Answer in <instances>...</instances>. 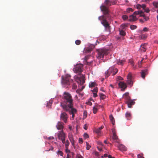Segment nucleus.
<instances>
[{"mask_svg":"<svg viewBox=\"0 0 158 158\" xmlns=\"http://www.w3.org/2000/svg\"><path fill=\"white\" fill-rule=\"evenodd\" d=\"M122 18L123 20H125L127 19L128 17L127 15H124L122 16Z\"/></svg>","mask_w":158,"mask_h":158,"instance_id":"obj_45","label":"nucleus"},{"mask_svg":"<svg viewBox=\"0 0 158 158\" xmlns=\"http://www.w3.org/2000/svg\"><path fill=\"white\" fill-rule=\"evenodd\" d=\"M64 143L65 144V148H68L69 144V140H67L66 141H65V143Z\"/></svg>","mask_w":158,"mask_h":158,"instance_id":"obj_33","label":"nucleus"},{"mask_svg":"<svg viewBox=\"0 0 158 158\" xmlns=\"http://www.w3.org/2000/svg\"><path fill=\"white\" fill-rule=\"evenodd\" d=\"M99 95L101 99H104L106 97V96L103 94H100Z\"/></svg>","mask_w":158,"mask_h":158,"instance_id":"obj_32","label":"nucleus"},{"mask_svg":"<svg viewBox=\"0 0 158 158\" xmlns=\"http://www.w3.org/2000/svg\"><path fill=\"white\" fill-rule=\"evenodd\" d=\"M89 56H85L84 58L86 60L87 59H88L89 58Z\"/></svg>","mask_w":158,"mask_h":158,"instance_id":"obj_61","label":"nucleus"},{"mask_svg":"<svg viewBox=\"0 0 158 158\" xmlns=\"http://www.w3.org/2000/svg\"><path fill=\"white\" fill-rule=\"evenodd\" d=\"M129 63L131 64L132 65V66H133L134 65V64L133 61L131 60H129Z\"/></svg>","mask_w":158,"mask_h":158,"instance_id":"obj_50","label":"nucleus"},{"mask_svg":"<svg viewBox=\"0 0 158 158\" xmlns=\"http://www.w3.org/2000/svg\"><path fill=\"white\" fill-rule=\"evenodd\" d=\"M96 83L94 82H91L89 83V87H93L95 86Z\"/></svg>","mask_w":158,"mask_h":158,"instance_id":"obj_31","label":"nucleus"},{"mask_svg":"<svg viewBox=\"0 0 158 158\" xmlns=\"http://www.w3.org/2000/svg\"><path fill=\"white\" fill-rule=\"evenodd\" d=\"M83 69V65L82 64H77L75 65L73 69V71L76 73H81L82 72Z\"/></svg>","mask_w":158,"mask_h":158,"instance_id":"obj_8","label":"nucleus"},{"mask_svg":"<svg viewBox=\"0 0 158 158\" xmlns=\"http://www.w3.org/2000/svg\"><path fill=\"white\" fill-rule=\"evenodd\" d=\"M102 5H105L109 8V7L111 5L110 0H105L104 2V4Z\"/></svg>","mask_w":158,"mask_h":158,"instance_id":"obj_19","label":"nucleus"},{"mask_svg":"<svg viewBox=\"0 0 158 158\" xmlns=\"http://www.w3.org/2000/svg\"><path fill=\"white\" fill-rule=\"evenodd\" d=\"M111 5H114L116 3V1L115 0H110Z\"/></svg>","mask_w":158,"mask_h":158,"instance_id":"obj_42","label":"nucleus"},{"mask_svg":"<svg viewBox=\"0 0 158 158\" xmlns=\"http://www.w3.org/2000/svg\"><path fill=\"white\" fill-rule=\"evenodd\" d=\"M87 104L89 106H91L92 105V103H91V102H89V101L87 102Z\"/></svg>","mask_w":158,"mask_h":158,"instance_id":"obj_60","label":"nucleus"},{"mask_svg":"<svg viewBox=\"0 0 158 158\" xmlns=\"http://www.w3.org/2000/svg\"><path fill=\"white\" fill-rule=\"evenodd\" d=\"M113 125H114L115 120L114 117L112 114H110L109 117Z\"/></svg>","mask_w":158,"mask_h":158,"instance_id":"obj_25","label":"nucleus"},{"mask_svg":"<svg viewBox=\"0 0 158 158\" xmlns=\"http://www.w3.org/2000/svg\"><path fill=\"white\" fill-rule=\"evenodd\" d=\"M60 119L63 121L65 123H67L68 119V115L65 112H63L61 113L60 115Z\"/></svg>","mask_w":158,"mask_h":158,"instance_id":"obj_12","label":"nucleus"},{"mask_svg":"<svg viewBox=\"0 0 158 158\" xmlns=\"http://www.w3.org/2000/svg\"><path fill=\"white\" fill-rule=\"evenodd\" d=\"M68 138L71 142L72 145L73 146L74 145L75 141L74 140L73 134L71 132H69L68 135Z\"/></svg>","mask_w":158,"mask_h":158,"instance_id":"obj_14","label":"nucleus"},{"mask_svg":"<svg viewBox=\"0 0 158 158\" xmlns=\"http://www.w3.org/2000/svg\"><path fill=\"white\" fill-rule=\"evenodd\" d=\"M125 116L127 119L130 120L131 118V113L129 112H127L125 114Z\"/></svg>","mask_w":158,"mask_h":158,"instance_id":"obj_24","label":"nucleus"},{"mask_svg":"<svg viewBox=\"0 0 158 158\" xmlns=\"http://www.w3.org/2000/svg\"><path fill=\"white\" fill-rule=\"evenodd\" d=\"M125 61V60H118L117 61V63L119 65H122L123 62Z\"/></svg>","mask_w":158,"mask_h":158,"instance_id":"obj_27","label":"nucleus"},{"mask_svg":"<svg viewBox=\"0 0 158 158\" xmlns=\"http://www.w3.org/2000/svg\"><path fill=\"white\" fill-rule=\"evenodd\" d=\"M147 37V36L145 35L142 34L139 36V38L140 39H145Z\"/></svg>","mask_w":158,"mask_h":158,"instance_id":"obj_29","label":"nucleus"},{"mask_svg":"<svg viewBox=\"0 0 158 158\" xmlns=\"http://www.w3.org/2000/svg\"><path fill=\"white\" fill-rule=\"evenodd\" d=\"M140 16L143 17V19H144V21H146L149 19V18L148 17L145 16L144 14L141 15H140Z\"/></svg>","mask_w":158,"mask_h":158,"instance_id":"obj_28","label":"nucleus"},{"mask_svg":"<svg viewBox=\"0 0 158 158\" xmlns=\"http://www.w3.org/2000/svg\"><path fill=\"white\" fill-rule=\"evenodd\" d=\"M48 139H54V138L53 137H50L48 138Z\"/></svg>","mask_w":158,"mask_h":158,"instance_id":"obj_63","label":"nucleus"},{"mask_svg":"<svg viewBox=\"0 0 158 158\" xmlns=\"http://www.w3.org/2000/svg\"><path fill=\"white\" fill-rule=\"evenodd\" d=\"M89 135L88 134L86 133H85L84 134V137L85 138H89Z\"/></svg>","mask_w":158,"mask_h":158,"instance_id":"obj_47","label":"nucleus"},{"mask_svg":"<svg viewBox=\"0 0 158 158\" xmlns=\"http://www.w3.org/2000/svg\"><path fill=\"white\" fill-rule=\"evenodd\" d=\"M101 23L104 26L106 30L109 31L110 30V26L106 19H103Z\"/></svg>","mask_w":158,"mask_h":158,"instance_id":"obj_13","label":"nucleus"},{"mask_svg":"<svg viewBox=\"0 0 158 158\" xmlns=\"http://www.w3.org/2000/svg\"><path fill=\"white\" fill-rule=\"evenodd\" d=\"M139 12H138V11H135L134 12L133 15H139Z\"/></svg>","mask_w":158,"mask_h":158,"instance_id":"obj_51","label":"nucleus"},{"mask_svg":"<svg viewBox=\"0 0 158 158\" xmlns=\"http://www.w3.org/2000/svg\"><path fill=\"white\" fill-rule=\"evenodd\" d=\"M93 93L97 92L98 91V88L97 87L95 88L93 90H92Z\"/></svg>","mask_w":158,"mask_h":158,"instance_id":"obj_44","label":"nucleus"},{"mask_svg":"<svg viewBox=\"0 0 158 158\" xmlns=\"http://www.w3.org/2000/svg\"><path fill=\"white\" fill-rule=\"evenodd\" d=\"M77 85L76 84H73L72 86V88L73 89H76L77 88Z\"/></svg>","mask_w":158,"mask_h":158,"instance_id":"obj_48","label":"nucleus"},{"mask_svg":"<svg viewBox=\"0 0 158 158\" xmlns=\"http://www.w3.org/2000/svg\"><path fill=\"white\" fill-rule=\"evenodd\" d=\"M139 20L140 21V22L141 23H143L144 22V21L142 19H140Z\"/></svg>","mask_w":158,"mask_h":158,"instance_id":"obj_64","label":"nucleus"},{"mask_svg":"<svg viewBox=\"0 0 158 158\" xmlns=\"http://www.w3.org/2000/svg\"><path fill=\"white\" fill-rule=\"evenodd\" d=\"M65 152L66 153H69L71 152L70 150L68 149V148H66Z\"/></svg>","mask_w":158,"mask_h":158,"instance_id":"obj_52","label":"nucleus"},{"mask_svg":"<svg viewBox=\"0 0 158 158\" xmlns=\"http://www.w3.org/2000/svg\"><path fill=\"white\" fill-rule=\"evenodd\" d=\"M141 8H142L143 10L145 9L146 8V5L145 4H142L141 5Z\"/></svg>","mask_w":158,"mask_h":158,"instance_id":"obj_57","label":"nucleus"},{"mask_svg":"<svg viewBox=\"0 0 158 158\" xmlns=\"http://www.w3.org/2000/svg\"><path fill=\"white\" fill-rule=\"evenodd\" d=\"M120 34L122 36H124L126 35V32L123 30L120 31Z\"/></svg>","mask_w":158,"mask_h":158,"instance_id":"obj_34","label":"nucleus"},{"mask_svg":"<svg viewBox=\"0 0 158 158\" xmlns=\"http://www.w3.org/2000/svg\"><path fill=\"white\" fill-rule=\"evenodd\" d=\"M100 8L101 11L102 12L103 15L105 16V18L106 19L107 18L109 19H110L111 16L109 14V8L104 5H101Z\"/></svg>","mask_w":158,"mask_h":158,"instance_id":"obj_4","label":"nucleus"},{"mask_svg":"<svg viewBox=\"0 0 158 158\" xmlns=\"http://www.w3.org/2000/svg\"><path fill=\"white\" fill-rule=\"evenodd\" d=\"M98 52L97 58L99 59H103L104 56H106L109 53V50L104 48L99 49L97 50Z\"/></svg>","mask_w":158,"mask_h":158,"instance_id":"obj_3","label":"nucleus"},{"mask_svg":"<svg viewBox=\"0 0 158 158\" xmlns=\"http://www.w3.org/2000/svg\"><path fill=\"white\" fill-rule=\"evenodd\" d=\"M126 103L127 104L128 107L130 108H131V106L134 105L135 103V102L133 100L131 99L127 101Z\"/></svg>","mask_w":158,"mask_h":158,"instance_id":"obj_16","label":"nucleus"},{"mask_svg":"<svg viewBox=\"0 0 158 158\" xmlns=\"http://www.w3.org/2000/svg\"><path fill=\"white\" fill-rule=\"evenodd\" d=\"M68 110H64L65 111L68 112L70 114H72V118L73 119H74L75 117V114L77 113V110L76 109L73 108V107L69 108Z\"/></svg>","mask_w":158,"mask_h":158,"instance_id":"obj_11","label":"nucleus"},{"mask_svg":"<svg viewBox=\"0 0 158 158\" xmlns=\"http://www.w3.org/2000/svg\"><path fill=\"white\" fill-rule=\"evenodd\" d=\"M56 153L58 155H60L61 156H63L64 153L62 152L60 150H58L56 152Z\"/></svg>","mask_w":158,"mask_h":158,"instance_id":"obj_30","label":"nucleus"},{"mask_svg":"<svg viewBox=\"0 0 158 158\" xmlns=\"http://www.w3.org/2000/svg\"><path fill=\"white\" fill-rule=\"evenodd\" d=\"M76 158H84L80 154H77L76 155Z\"/></svg>","mask_w":158,"mask_h":158,"instance_id":"obj_41","label":"nucleus"},{"mask_svg":"<svg viewBox=\"0 0 158 158\" xmlns=\"http://www.w3.org/2000/svg\"><path fill=\"white\" fill-rule=\"evenodd\" d=\"M138 12H139V14L140 15H141L144 14L143 13V12L141 10H139Z\"/></svg>","mask_w":158,"mask_h":158,"instance_id":"obj_58","label":"nucleus"},{"mask_svg":"<svg viewBox=\"0 0 158 158\" xmlns=\"http://www.w3.org/2000/svg\"><path fill=\"white\" fill-rule=\"evenodd\" d=\"M88 125L85 124L84 125L83 128H88Z\"/></svg>","mask_w":158,"mask_h":158,"instance_id":"obj_59","label":"nucleus"},{"mask_svg":"<svg viewBox=\"0 0 158 158\" xmlns=\"http://www.w3.org/2000/svg\"><path fill=\"white\" fill-rule=\"evenodd\" d=\"M112 131L113 133V135L110 139V140L112 141V140L114 142L118 143L119 140L118 139V136L116 134V132L115 129H112Z\"/></svg>","mask_w":158,"mask_h":158,"instance_id":"obj_7","label":"nucleus"},{"mask_svg":"<svg viewBox=\"0 0 158 158\" xmlns=\"http://www.w3.org/2000/svg\"><path fill=\"white\" fill-rule=\"evenodd\" d=\"M83 142V139L81 138H79V143H82Z\"/></svg>","mask_w":158,"mask_h":158,"instance_id":"obj_49","label":"nucleus"},{"mask_svg":"<svg viewBox=\"0 0 158 158\" xmlns=\"http://www.w3.org/2000/svg\"><path fill=\"white\" fill-rule=\"evenodd\" d=\"M138 158H144L143 157V154L142 153L139 154L137 155Z\"/></svg>","mask_w":158,"mask_h":158,"instance_id":"obj_40","label":"nucleus"},{"mask_svg":"<svg viewBox=\"0 0 158 158\" xmlns=\"http://www.w3.org/2000/svg\"><path fill=\"white\" fill-rule=\"evenodd\" d=\"M118 85L121 88L124 90L127 87L126 84L122 82H119L118 83Z\"/></svg>","mask_w":158,"mask_h":158,"instance_id":"obj_18","label":"nucleus"},{"mask_svg":"<svg viewBox=\"0 0 158 158\" xmlns=\"http://www.w3.org/2000/svg\"><path fill=\"white\" fill-rule=\"evenodd\" d=\"M98 96L97 92L93 93V97H96Z\"/></svg>","mask_w":158,"mask_h":158,"instance_id":"obj_56","label":"nucleus"},{"mask_svg":"<svg viewBox=\"0 0 158 158\" xmlns=\"http://www.w3.org/2000/svg\"><path fill=\"white\" fill-rule=\"evenodd\" d=\"M132 76L131 73H129L127 76V83L130 87H131L133 85V82L132 80Z\"/></svg>","mask_w":158,"mask_h":158,"instance_id":"obj_9","label":"nucleus"},{"mask_svg":"<svg viewBox=\"0 0 158 158\" xmlns=\"http://www.w3.org/2000/svg\"><path fill=\"white\" fill-rule=\"evenodd\" d=\"M115 145L117 146L119 149L122 151H126L127 150L125 146L122 144H118V145L115 144Z\"/></svg>","mask_w":158,"mask_h":158,"instance_id":"obj_15","label":"nucleus"},{"mask_svg":"<svg viewBox=\"0 0 158 158\" xmlns=\"http://www.w3.org/2000/svg\"><path fill=\"white\" fill-rule=\"evenodd\" d=\"M131 29L133 30L136 29L137 27L136 25H131L130 27Z\"/></svg>","mask_w":158,"mask_h":158,"instance_id":"obj_36","label":"nucleus"},{"mask_svg":"<svg viewBox=\"0 0 158 158\" xmlns=\"http://www.w3.org/2000/svg\"><path fill=\"white\" fill-rule=\"evenodd\" d=\"M106 19L105 18V16L104 15H102L101 16H99L98 18V19L102 21L104 19Z\"/></svg>","mask_w":158,"mask_h":158,"instance_id":"obj_37","label":"nucleus"},{"mask_svg":"<svg viewBox=\"0 0 158 158\" xmlns=\"http://www.w3.org/2000/svg\"><path fill=\"white\" fill-rule=\"evenodd\" d=\"M64 123L61 122H58L57 123L56 127L57 128H64Z\"/></svg>","mask_w":158,"mask_h":158,"instance_id":"obj_21","label":"nucleus"},{"mask_svg":"<svg viewBox=\"0 0 158 158\" xmlns=\"http://www.w3.org/2000/svg\"><path fill=\"white\" fill-rule=\"evenodd\" d=\"M153 5L155 8H158V2H154Z\"/></svg>","mask_w":158,"mask_h":158,"instance_id":"obj_35","label":"nucleus"},{"mask_svg":"<svg viewBox=\"0 0 158 158\" xmlns=\"http://www.w3.org/2000/svg\"><path fill=\"white\" fill-rule=\"evenodd\" d=\"M148 70L147 69H145L142 70L141 72V76L143 78H144L145 76L148 74Z\"/></svg>","mask_w":158,"mask_h":158,"instance_id":"obj_17","label":"nucleus"},{"mask_svg":"<svg viewBox=\"0 0 158 158\" xmlns=\"http://www.w3.org/2000/svg\"><path fill=\"white\" fill-rule=\"evenodd\" d=\"M147 44H142L141 45L140 49L142 51H143L144 52H145L147 49Z\"/></svg>","mask_w":158,"mask_h":158,"instance_id":"obj_20","label":"nucleus"},{"mask_svg":"<svg viewBox=\"0 0 158 158\" xmlns=\"http://www.w3.org/2000/svg\"><path fill=\"white\" fill-rule=\"evenodd\" d=\"M70 75L68 74L62 76V83L64 85H70L73 81V80L70 78Z\"/></svg>","mask_w":158,"mask_h":158,"instance_id":"obj_2","label":"nucleus"},{"mask_svg":"<svg viewBox=\"0 0 158 158\" xmlns=\"http://www.w3.org/2000/svg\"><path fill=\"white\" fill-rule=\"evenodd\" d=\"M98 109L95 107H94L93 108V111L94 114H95L97 112Z\"/></svg>","mask_w":158,"mask_h":158,"instance_id":"obj_38","label":"nucleus"},{"mask_svg":"<svg viewBox=\"0 0 158 158\" xmlns=\"http://www.w3.org/2000/svg\"><path fill=\"white\" fill-rule=\"evenodd\" d=\"M101 129H94L93 132L98 135H99L101 133Z\"/></svg>","mask_w":158,"mask_h":158,"instance_id":"obj_26","label":"nucleus"},{"mask_svg":"<svg viewBox=\"0 0 158 158\" xmlns=\"http://www.w3.org/2000/svg\"><path fill=\"white\" fill-rule=\"evenodd\" d=\"M118 72V69L114 67H112L106 71L105 73L106 78L110 74L112 73V75L114 76Z\"/></svg>","mask_w":158,"mask_h":158,"instance_id":"obj_5","label":"nucleus"},{"mask_svg":"<svg viewBox=\"0 0 158 158\" xmlns=\"http://www.w3.org/2000/svg\"><path fill=\"white\" fill-rule=\"evenodd\" d=\"M137 8L138 9H140V8H141V5L140 4H137Z\"/></svg>","mask_w":158,"mask_h":158,"instance_id":"obj_53","label":"nucleus"},{"mask_svg":"<svg viewBox=\"0 0 158 158\" xmlns=\"http://www.w3.org/2000/svg\"><path fill=\"white\" fill-rule=\"evenodd\" d=\"M137 20V18L134 15H131L130 16L129 20L130 21H136Z\"/></svg>","mask_w":158,"mask_h":158,"instance_id":"obj_23","label":"nucleus"},{"mask_svg":"<svg viewBox=\"0 0 158 158\" xmlns=\"http://www.w3.org/2000/svg\"><path fill=\"white\" fill-rule=\"evenodd\" d=\"M117 78L119 80H122L123 79V78L120 76H118Z\"/></svg>","mask_w":158,"mask_h":158,"instance_id":"obj_62","label":"nucleus"},{"mask_svg":"<svg viewBox=\"0 0 158 158\" xmlns=\"http://www.w3.org/2000/svg\"><path fill=\"white\" fill-rule=\"evenodd\" d=\"M75 43L77 45H79L81 44V41L79 40H77L75 41Z\"/></svg>","mask_w":158,"mask_h":158,"instance_id":"obj_39","label":"nucleus"},{"mask_svg":"<svg viewBox=\"0 0 158 158\" xmlns=\"http://www.w3.org/2000/svg\"><path fill=\"white\" fill-rule=\"evenodd\" d=\"M129 93L128 92L126 93L123 95V98H124L127 101L130 100V98L129 96Z\"/></svg>","mask_w":158,"mask_h":158,"instance_id":"obj_22","label":"nucleus"},{"mask_svg":"<svg viewBox=\"0 0 158 158\" xmlns=\"http://www.w3.org/2000/svg\"><path fill=\"white\" fill-rule=\"evenodd\" d=\"M59 138L61 139L63 143H65V135L62 131H60L58 134Z\"/></svg>","mask_w":158,"mask_h":158,"instance_id":"obj_10","label":"nucleus"},{"mask_svg":"<svg viewBox=\"0 0 158 158\" xmlns=\"http://www.w3.org/2000/svg\"><path fill=\"white\" fill-rule=\"evenodd\" d=\"M148 31V28L147 27H144L143 30V31Z\"/></svg>","mask_w":158,"mask_h":158,"instance_id":"obj_55","label":"nucleus"},{"mask_svg":"<svg viewBox=\"0 0 158 158\" xmlns=\"http://www.w3.org/2000/svg\"><path fill=\"white\" fill-rule=\"evenodd\" d=\"M87 116V112L85 111L83 112V118H85Z\"/></svg>","mask_w":158,"mask_h":158,"instance_id":"obj_43","label":"nucleus"},{"mask_svg":"<svg viewBox=\"0 0 158 158\" xmlns=\"http://www.w3.org/2000/svg\"><path fill=\"white\" fill-rule=\"evenodd\" d=\"M63 100L60 102V106L64 110H68L73 107V102L72 96L69 93L64 92L63 95Z\"/></svg>","mask_w":158,"mask_h":158,"instance_id":"obj_1","label":"nucleus"},{"mask_svg":"<svg viewBox=\"0 0 158 158\" xmlns=\"http://www.w3.org/2000/svg\"><path fill=\"white\" fill-rule=\"evenodd\" d=\"M144 11L147 13H148L150 11V10L148 8H145V9H144Z\"/></svg>","mask_w":158,"mask_h":158,"instance_id":"obj_54","label":"nucleus"},{"mask_svg":"<svg viewBox=\"0 0 158 158\" xmlns=\"http://www.w3.org/2000/svg\"><path fill=\"white\" fill-rule=\"evenodd\" d=\"M76 81L80 85H82L85 82V77L83 75H80L79 76H75Z\"/></svg>","mask_w":158,"mask_h":158,"instance_id":"obj_6","label":"nucleus"},{"mask_svg":"<svg viewBox=\"0 0 158 158\" xmlns=\"http://www.w3.org/2000/svg\"><path fill=\"white\" fill-rule=\"evenodd\" d=\"M87 147L86 149L88 150H89L91 148V146L89 145V144L88 143H86Z\"/></svg>","mask_w":158,"mask_h":158,"instance_id":"obj_46","label":"nucleus"}]
</instances>
